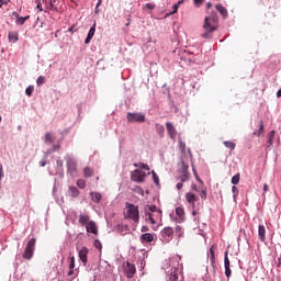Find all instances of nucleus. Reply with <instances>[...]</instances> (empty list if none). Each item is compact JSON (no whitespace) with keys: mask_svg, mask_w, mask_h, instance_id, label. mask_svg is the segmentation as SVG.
I'll return each mask as SVG.
<instances>
[{"mask_svg":"<svg viewBox=\"0 0 281 281\" xmlns=\"http://www.w3.org/2000/svg\"><path fill=\"white\" fill-rule=\"evenodd\" d=\"M203 30L204 33L201 34L202 38H212V34L218 30V15L216 12H212L211 15L204 19Z\"/></svg>","mask_w":281,"mask_h":281,"instance_id":"1","label":"nucleus"},{"mask_svg":"<svg viewBox=\"0 0 281 281\" xmlns=\"http://www.w3.org/2000/svg\"><path fill=\"white\" fill-rule=\"evenodd\" d=\"M125 218L133 221L134 225L139 223V207L134 204H128L125 209Z\"/></svg>","mask_w":281,"mask_h":281,"instance_id":"2","label":"nucleus"},{"mask_svg":"<svg viewBox=\"0 0 281 281\" xmlns=\"http://www.w3.org/2000/svg\"><path fill=\"white\" fill-rule=\"evenodd\" d=\"M35 249H36V238L33 237L27 241L24 248L22 258H24V260H32V258H34Z\"/></svg>","mask_w":281,"mask_h":281,"instance_id":"3","label":"nucleus"},{"mask_svg":"<svg viewBox=\"0 0 281 281\" xmlns=\"http://www.w3.org/2000/svg\"><path fill=\"white\" fill-rule=\"evenodd\" d=\"M123 272L128 280H132V278H135V273H137V268L135 267V263L126 261L123 263Z\"/></svg>","mask_w":281,"mask_h":281,"instance_id":"4","label":"nucleus"},{"mask_svg":"<svg viewBox=\"0 0 281 281\" xmlns=\"http://www.w3.org/2000/svg\"><path fill=\"white\" fill-rule=\"evenodd\" d=\"M145 221L150 225H157V221H161V211L156 213L145 212Z\"/></svg>","mask_w":281,"mask_h":281,"instance_id":"5","label":"nucleus"},{"mask_svg":"<svg viewBox=\"0 0 281 281\" xmlns=\"http://www.w3.org/2000/svg\"><path fill=\"white\" fill-rule=\"evenodd\" d=\"M131 179L132 181H135V183H144V180L146 179V172L135 169L131 172Z\"/></svg>","mask_w":281,"mask_h":281,"instance_id":"6","label":"nucleus"},{"mask_svg":"<svg viewBox=\"0 0 281 281\" xmlns=\"http://www.w3.org/2000/svg\"><path fill=\"white\" fill-rule=\"evenodd\" d=\"M127 122H138L139 124L146 122L144 113H127Z\"/></svg>","mask_w":281,"mask_h":281,"instance_id":"7","label":"nucleus"},{"mask_svg":"<svg viewBox=\"0 0 281 281\" xmlns=\"http://www.w3.org/2000/svg\"><path fill=\"white\" fill-rule=\"evenodd\" d=\"M161 238L164 243H170L172 240V236L175 234V229L172 227H165L161 232Z\"/></svg>","mask_w":281,"mask_h":281,"instance_id":"8","label":"nucleus"},{"mask_svg":"<svg viewBox=\"0 0 281 281\" xmlns=\"http://www.w3.org/2000/svg\"><path fill=\"white\" fill-rule=\"evenodd\" d=\"M176 221L177 223H183L186 221V210L181 206L176 207Z\"/></svg>","mask_w":281,"mask_h":281,"instance_id":"9","label":"nucleus"},{"mask_svg":"<svg viewBox=\"0 0 281 281\" xmlns=\"http://www.w3.org/2000/svg\"><path fill=\"white\" fill-rule=\"evenodd\" d=\"M166 128L170 139H177V128H175V125H172V123L170 122H167Z\"/></svg>","mask_w":281,"mask_h":281,"instance_id":"10","label":"nucleus"},{"mask_svg":"<svg viewBox=\"0 0 281 281\" xmlns=\"http://www.w3.org/2000/svg\"><path fill=\"white\" fill-rule=\"evenodd\" d=\"M86 231L88 234H94V236H98V225L93 221L88 222L86 225Z\"/></svg>","mask_w":281,"mask_h":281,"instance_id":"11","label":"nucleus"},{"mask_svg":"<svg viewBox=\"0 0 281 281\" xmlns=\"http://www.w3.org/2000/svg\"><path fill=\"white\" fill-rule=\"evenodd\" d=\"M184 196H186L188 203H190L193 207H194L195 201H199V196H196V194H194L192 192H187Z\"/></svg>","mask_w":281,"mask_h":281,"instance_id":"12","label":"nucleus"},{"mask_svg":"<svg viewBox=\"0 0 281 281\" xmlns=\"http://www.w3.org/2000/svg\"><path fill=\"white\" fill-rule=\"evenodd\" d=\"M95 36V23L92 25V27L89 30L88 35L85 40L86 45H89L91 43V40Z\"/></svg>","mask_w":281,"mask_h":281,"instance_id":"13","label":"nucleus"},{"mask_svg":"<svg viewBox=\"0 0 281 281\" xmlns=\"http://www.w3.org/2000/svg\"><path fill=\"white\" fill-rule=\"evenodd\" d=\"M9 43H18L19 42V32L11 31L8 33Z\"/></svg>","mask_w":281,"mask_h":281,"instance_id":"14","label":"nucleus"},{"mask_svg":"<svg viewBox=\"0 0 281 281\" xmlns=\"http://www.w3.org/2000/svg\"><path fill=\"white\" fill-rule=\"evenodd\" d=\"M266 234H267V229L265 228V225H259L258 236H259L261 243H265L267 240Z\"/></svg>","mask_w":281,"mask_h":281,"instance_id":"15","label":"nucleus"},{"mask_svg":"<svg viewBox=\"0 0 281 281\" xmlns=\"http://www.w3.org/2000/svg\"><path fill=\"white\" fill-rule=\"evenodd\" d=\"M90 222H91V216L85 215V214L79 215V220H78L79 225L85 226V225H88Z\"/></svg>","mask_w":281,"mask_h":281,"instance_id":"16","label":"nucleus"},{"mask_svg":"<svg viewBox=\"0 0 281 281\" xmlns=\"http://www.w3.org/2000/svg\"><path fill=\"white\" fill-rule=\"evenodd\" d=\"M274 139H276V131H270L268 133V142L266 144V148H271V146H273Z\"/></svg>","mask_w":281,"mask_h":281,"instance_id":"17","label":"nucleus"},{"mask_svg":"<svg viewBox=\"0 0 281 281\" xmlns=\"http://www.w3.org/2000/svg\"><path fill=\"white\" fill-rule=\"evenodd\" d=\"M142 243H153L155 240V235L150 233H145L140 236Z\"/></svg>","mask_w":281,"mask_h":281,"instance_id":"18","label":"nucleus"},{"mask_svg":"<svg viewBox=\"0 0 281 281\" xmlns=\"http://www.w3.org/2000/svg\"><path fill=\"white\" fill-rule=\"evenodd\" d=\"M89 254V249H87V247H83L80 251H79V258L81 260V262L83 265H87V256Z\"/></svg>","mask_w":281,"mask_h":281,"instance_id":"19","label":"nucleus"},{"mask_svg":"<svg viewBox=\"0 0 281 281\" xmlns=\"http://www.w3.org/2000/svg\"><path fill=\"white\" fill-rule=\"evenodd\" d=\"M216 245H212L210 248V259L212 265H216Z\"/></svg>","mask_w":281,"mask_h":281,"instance_id":"20","label":"nucleus"},{"mask_svg":"<svg viewBox=\"0 0 281 281\" xmlns=\"http://www.w3.org/2000/svg\"><path fill=\"white\" fill-rule=\"evenodd\" d=\"M215 9L217 10V12H220V14L223 16V19H227L228 12H227V9H225V7H223V4H216Z\"/></svg>","mask_w":281,"mask_h":281,"instance_id":"21","label":"nucleus"},{"mask_svg":"<svg viewBox=\"0 0 281 281\" xmlns=\"http://www.w3.org/2000/svg\"><path fill=\"white\" fill-rule=\"evenodd\" d=\"M179 179L182 183H186V181H190V172L188 171V169L182 170V173L180 175Z\"/></svg>","mask_w":281,"mask_h":281,"instance_id":"22","label":"nucleus"},{"mask_svg":"<svg viewBox=\"0 0 281 281\" xmlns=\"http://www.w3.org/2000/svg\"><path fill=\"white\" fill-rule=\"evenodd\" d=\"M55 139H56V137H54V134H53V133L47 132V133L45 134L44 142H45L46 144H54V140H55Z\"/></svg>","mask_w":281,"mask_h":281,"instance_id":"23","label":"nucleus"},{"mask_svg":"<svg viewBox=\"0 0 281 281\" xmlns=\"http://www.w3.org/2000/svg\"><path fill=\"white\" fill-rule=\"evenodd\" d=\"M91 199L93 201V203H100V201H102V194L99 192H91Z\"/></svg>","mask_w":281,"mask_h":281,"instance_id":"24","label":"nucleus"},{"mask_svg":"<svg viewBox=\"0 0 281 281\" xmlns=\"http://www.w3.org/2000/svg\"><path fill=\"white\" fill-rule=\"evenodd\" d=\"M69 191H70V196H72L74 199H78V196H80V190H78V188L69 187Z\"/></svg>","mask_w":281,"mask_h":281,"instance_id":"25","label":"nucleus"},{"mask_svg":"<svg viewBox=\"0 0 281 281\" xmlns=\"http://www.w3.org/2000/svg\"><path fill=\"white\" fill-rule=\"evenodd\" d=\"M69 269L70 271L68 272V276H74V269H76V257L70 258Z\"/></svg>","mask_w":281,"mask_h":281,"instance_id":"26","label":"nucleus"},{"mask_svg":"<svg viewBox=\"0 0 281 281\" xmlns=\"http://www.w3.org/2000/svg\"><path fill=\"white\" fill-rule=\"evenodd\" d=\"M145 212H149V214H153V213L161 212V210H159L157 205H148L146 206Z\"/></svg>","mask_w":281,"mask_h":281,"instance_id":"27","label":"nucleus"},{"mask_svg":"<svg viewBox=\"0 0 281 281\" xmlns=\"http://www.w3.org/2000/svg\"><path fill=\"white\" fill-rule=\"evenodd\" d=\"M183 1H179L176 4L172 5V11L167 14V16H170V14H177L179 12V5H181Z\"/></svg>","mask_w":281,"mask_h":281,"instance_id":"28","label":"nucleus"},{"mask_svg":"<svg viewBox=\"0 0 281 281\" xmlns=\"http://www.w3.org/2000/svg\"><path fill=\"white\" fill-rule=\"evenodd\" d=\"M83 177H86V178L93 177V168L86 167L83 169Z\"/></svg>","mask_w":281,"mask_h":281,"instance_id":"29","label":"nucleus"},{"mask_svg":"<svg viewBox=\"0 0 281 281\" xmlns=\"http://www.w3.org/2000/svg\"><path fill=\"white\" fill-rule=\"evenodd\" d=\"M134 168H142V170H150V166L144 164V162H135Z\"/></svg>","mask_w":281,"mask_h":281,"instance_id":"30","label":"nucleus"},{"mask_svg":"<svg viewBox=\"0 0 281 281\" xmlns=\"http://www.w3.org/2000/svg\"><path fill=\"white\" fill-rule=\"evenodd\" d=\"M156 131L160 137H164V133H166L164 125L156 124Z\"/></svg>","mask_w":281,"mask_h":281,"instance_id":"31","label":"nucleus"},{"mask_svg":"<svg viewBox=\"0 0 281 281\" xmlns=\"http://www.w3.org/2000/svg\"><path fill=\"white\" fill-rule=\"evenodd\" d=\"M224 146L226 148H229L231 150H234L236 148V143L232 142V140H225L224 142Z\"/></svg>","mask_w":281,"mask_h":281,"instance_id":"32","label":"nucleus"},{"mask_svg":"<svg viewBox=\"0 0 281 281\" xmlns=\"http://www.w3.org/2000/svg\"><path fill=\"white\" fill-rule=\"evenodd\" d=\"M232 183L233 186H238V183H240V173H236L235 176H233Z\"/></svg>","mask_w":281,"mask_h":281,"instance_id":"33","label":"nucleus"},{"mask_svg":"<svg viewBox=\"0 0 281 281\" xmlns=\"http://www.w3.org/2000/svg\"><path fill=\"white\" fill-rule=\"evenodd\" d=\"M27 19H30V15L24 18L23 16L18 18L16 20L18 25H25V22L27 21Z\"/></svg>","mask_w":281,"mask_h":281,"instance_id":"34","label":"nucleus"},{"mask_svg":"<svg viewBox=\"0 0 281 281\" xmlns=\"http://www.w3.org/2000/svg\"><path fill=\"white\" fill-rule=\"evenodd\" d=\"M77 186L80 188V190H85V188H87V181L79 179L77 180Z\"/></svg>","mask_w":281,"mask_h":281,"instance_id":"35","label":"nucleus"},{"mask_svg":"<svg viewBox=\"0 0 281 281\" xmlns=\"http://www.w3.org/2000/svg\"><path fill=\"white\" fill-rule=\"evenodd\" d=\"M263 131H265V125L262 124V121H260L259 131L254 132V135H257V137H260V135H262Z\"/></svg>","mask_w":281,"mask_h":281,"instance_id":"36","label":"nucleus"},{"mask_svg":"<svg viewBox=\"0 0 281 281\" xmlns=\"http://www.w3.org/2000/svg\"><path fill=\"white\" fill-rule=\"evenodd\" d=\"M169 280L170 281H178L179 280V273L177 271H173L169 274Z\"/></svg>","mask_w":281,"mask_h":281,"instance_id":"37","label":"nucleus"},{"mask_svg":"<svg viewBox=\"0 0 281 281\" xmlns=\"http://www.w3.org/2000/svg\"><path fill=\"white\" fill-rule=\"evenodd\" d=\"M25 93L29 98H32V93H34V86H29L26 89H25Z\"/></svg>","mask_w":281,"mask_h":281,"instance_id":"38","label":"nucleus"},{"mask_svg":"<svg viewBox=\"0 0 281 281\" xmlns=\"http://www.w3.org/2000/svg\"><path fill=\"white\" fill-rule=\"evenodd\" d=\"M45 82H46V79H45V77H43V76H40V77L37 78V80H36L37 87H42V85H45Z\"/></svg>","mask_w":281,"mask_h":281,"instance_id":"39","label":"nucleus"},{"mask_svg":"<svg viewBox=\"0 0 281 281\" xmlns=\"http://www.w3.org/2000/svg\"><path fill=\"white\" fill-rule=\"evenodd\" d=\"M178 142H179V148H180L181 153L183 155H186V143H183V140H181V138H179Z\"/></svg>","mask_w":281,"mask_h":281,"instance_id":"40","label":"nucleus"},{"mask_svg":"<svg viewBox=\"0 0 281 281\" xmlns=\"http://www.w3.org/2000/svg\"><path fill=\"white\" fill-rule=\"evenodd\" d=\"M229 251H225L224 254V267H229V257H228Z\"/></svg>","mask_w":281,"mask_h":281,"instance_id":"41","label":"nucleus"},{"mask_svg":"<svg viewBox=\"0 0 281 281\" xmlns=\"http://www.w3.org/2000/svg\"><path fill=\"white\" fill-rule=\"evenodd\" d=\"M175 232L176 234H178V238H181V236H183V229L181 228V226H176Z\"/></svg>","mask_w":281,"mask_h":281,"instance_id":"42","label":"nucleus"},{"mask_svg":"<svg viewBox=\"0 0 281 281\" xmlns=\"http://www.w3.org/2000/svg\"><path fill=\"white\" fill-rule=\"evenodd\" d=\"M233 198L236 199L238 196V188L236 186L232 187Z\"/></svg>","mask_w":281,"mask_h":281,"instance_id":"43","label":"nucleus"},{"mask_svg":"<svg viewBox=\"0 0 281 281\" xmlns=\"http://www.w3.org/2000/svg\"><path fill=\"white\" fill-rule=\"evenodd\" d=\"M225 276L226 278H232V268L229 266L225 267Z\"/></svg>","mask_w":281,"mask_h":281,"instance_id":"44","label":"nucleus"},{"mask_svg":"<svg viewBox=\"0 0 281 281\" xmlns=\"http://www.w3.org/2000/svg\"><path fill=\"white\" fill-rule=\"evenodd\" d=\"M153 179H154V183H156V186H159V176H157L155 171H153Z\"/></svg>","mask_w":281,"mask_h":281,"instance_id":"45","label":"nucleus"},{"mask_svg":"<svg viewBox=\"0 0 281 281\" xmlns=\"http://www.w3.org/2000/svg\"><path fill=\"white\" fill-rule=\"evenodd\" d=\"M94 247L97 248V249H102V243H100V240H94Z\"/></svg>","mask_w":281,"mask_h":281,"instance_id":"46","label":"nucleus"},{"mask_svg":"<svg viewBox=\"0 0 281 281\" xmlns=\"http://www.w3.org/2000/svg\"><path fill=\"white\" fill-rule=\"evenodd\" d=\"M194 1V4L198 7V8H201V5H203V2L205 0H193Z\"/></svg>","mask_w":281,"mask_h":281,"instance_id":"47","label":"nucleus"},{"mask_svg":"<svg viewBox=\"0 0 281 281\" xmlns=\"http://www.w3.org/2000/svg\"><path fill=\"white\" fill-rule=\"evenodd\" d=\"M200 196H201V199H204V200L207 199V191L202 190L200 193Z\"/></svg>","mask_w":281,"mask_h":281,"instance_id":"48","label":"nucleus"},{"mask_svg":"<svg viewBox=\"0 0 281 281\" xmlns=\"http://www.w3.org/2000/svg\"><path fill=\"white\" fill-rule=\"evenodd\" d=\"M145 8H147V10H155V4L153 3H146Z\"/></svg>","mask_w":281,"mask_h":281,"instance_id":"49","label":"nucleus"},{"mask_svg":"<svg viewBox=\"0 0 281 281\" xmlns=\"http://www.w3.org/2000/svg\"><path fill=\"white\" fill-rule=\"evenodd\" d=\"M173 262H179V260H181V256L179 255H176L173 258H172Z\"/></svg>","mask_w":281,"mask_h":281,"instance_id":"50","label":"nucleus"},{"mask_svg":"<svg viewBox=\"0 0 281 281\" xmlns=\"http://www.w3.org/2000/svg\"><path fill=\"white\" fill-rule=\"evenodd\" d=\"M176 188L177 190H181L183 188V182H178Z\"/></svg>","mask_w":281,"mask_h":281,"instance_id":"51","label":"nucleus"},{"mask_svg":"<svg viewBox=\"0 0 281 281\" xmlns=\"http://www.w3.org/2000/svg\"><path fill=\"white\" fill-rule=\"evenodd\" d=\"M49 4H50V10H54V11L58 10V8H56V5H54L53 1H50Z\"/></svg>","mask_w":281,"mask_h":281,"instance_id":"52","label":"nucleus"},{"mask_svg":"<svg viewBox=\"0 0 281 281\" xmlns=\"http://www.w3.org/2000/svg\"><path fill=\"white\" fill-rule=\"evenodd\" d=\"M263 192H269V184L267 183L263 184Z\"/></svg>","mask_w":281,"mask_h":281,"instance_id":"53","label":"nucleus"},{"mask_svg":"<svg viewBox=\"0 0 281 281\" xmlns=\"http://www.w3.org/2000/svg\"><path fill=\"white\" fill-rule=\"evenodd\" d=\"M100 5H102V0H98L97 7H95V12H98V8H100Z\"/></svg>","mask_w":281,"mask_h":281,"instance_id":"54","label":"nucleus"},{"mask_svg":"<svg viewBox=\"0 0 281 281\" xmlns=\"http://www.w3.org/2000/svg\"><path fill=\"white\" fill-rule=\"evenodd\" d=\"M3 5H8V1L0 0V8H3Z\"/></svg>","mask_w":281,"mask_h":281,"instance_id":"55","label":"nucleus"},{"mask_svg":"<svg viewBox=\"0 0 281 281\" xmlns=\"http://www.w3.org/2000/svg\"><path fill=\"white\" fill-rule=\"evenodd\" d=\"M193 172H194V175L196 177V181H199L200 183H203V180H201V178H199V176L196 175V171L193 170Z\"/></svg>","mask_w":281,"mask_h":281,"instance_id":"56","label":"nucleus"},{"mask_svg":"<svg viewBox=\"0 0 281 281\" xmlns=\"http://www.w3.org/2000/svg\"><path fill=\"white\" fill-rule=\"evenodd\" d=\"M45 166H47V161L42 160V161H41V167H42V168H45Z\"/></svg>","mask_w":281,"mask_h":281,"instance_id":"57","label":"nucleus"},{"mask_svg":"<svg viewBox=\"0 0 281 281\" xmlns=\"http://www.w3.org/2000/svg\"><path fill=\"white\" fill-rule=\"evenodd\" d=\"M140 232H148V226H142Z\"/></svg>","mask_w":281,"mask_h":281,"instance_id":"58","label":"nucleus"},{"mask_svg":"<svg viewBox=\"0 0 281 281\" xmlns=\"http://www.w3.org/2000/svg\"><path fill=\"white\" fill-rule=\"evenodd\" d=\"M277 98H281V88L277 91Z\"/></svg>","mask_w":281,"mask_h":281,"instance_id":"59","label":"nucleus"},{"mask_svg":"<svg viewBox=\"0 0 281 281\" xmlns=\"http://www.w3.org/2000/svg\"><path fill=\"white\" fill-rule=\"evenodd\" d=\"M278 267H281V255H280V257L278 258Z\"/></svg>","mask_w":281,"mask_h":281,"instance_id":"60","label":"nucleus"},{"mask_svg":"<svg viewBox=\"0 0 281 281\" xmlns=\"http://www.w3.org/2000/svg\"><path fill=\"white\" fill-rule=\"evenodd\" d=\"M12 15L15 16V19H19V18H20V16H19V13H16V12H13Z\"/></svg>","mask_w":281,"mask_h":281,"instance_id":"61","label":"nucleus"},{"mask_svg":"<svg viewBox=\"0 0 281 281\" xmlns=\"http://www.w3.org/2000/svg\"><path fill=\"white\" fill-rule=\"evenodd\" d=\"M74 25L68 29V32H71V34H74Z\"/></svg>","mask_w":281,"mask_h":281,"instance_id":"62","label":"nucleus"},{"mask_svg":"<svg viewBox=\"0 0 281 281\" xmlns=\"http://www.w3.org/2000/svg\"><path fill=\"white\" fill-rule=\"evenodd\" d=\"M206 8H207V10H210V8H212V2H209V3L206 4Z\"/></svg>","mask_w":281,"mask_h":281,"instance_id":"63","label":"nucleus"},{"mask_svg":"<svg viewBox=\"0 0 281 281\" xmlns=\"http://www.w3.org/2000/svg\"><path fill=\"white\" fill-rule=\"evenodd\" d=\"M53 148H54V150H56L57 148H60V146L59 145H54Z\"/></svg>","mask_w":281,"mask_h":281,"instance_id":"64","label":"nucleus"}]
</instances>
